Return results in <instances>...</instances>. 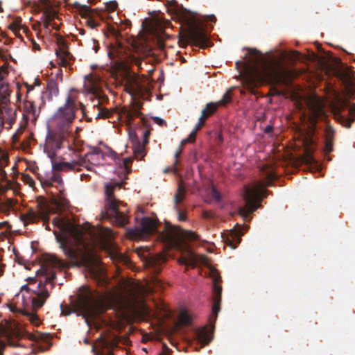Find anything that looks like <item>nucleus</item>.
Segmentation results:
<instances>
[{
    "label": "nucleus",
    "instance_id": "1",
    "mask_svg": "<svg viewBox=\"0 0 355 355\" xmlns=\"http://www.w3.org/2000/svg\"><path fill=\"white\" fill-rule=\"evenodd\" d=\"M111 34L115 37L116 42L108 46L107 55L110 60L112 67L119 72L126 73L125 89L132 96V103L130 107H123L121 110V116L125 119L128 127V135L132 146L134 158L142 160L146 155V148L141 145L135 130L132 127L135 118L140 116L141 103L136 98L142 97L145 92V87L140 83L138 78L130 73V65L135 64L141 69L143 61L135 56L131 49L125 46L121 39L122 36L119 31L115 28H110Z\"/></svg>",
    "mask_w": 355,
    "mask_h": 355
},
{
    "label": "nucleus",
    "instance_id": "2",
    "mask_svg": "<svg viewBox=\"0 0 355 355\" xmlns=\"http://www.w3.org/2000/svg\"><path fill=\"white\" fill-rule=\"evenodd\" d=\"M248 53L245 58L249 56L246 62L237 61L236 68L241 67L244 73L242 75V81L244 86L253 92L258 85L264 83L277 85L284 84L289 71L280 61H266L261 51L256 49H247Z\"/></svg>",
    "mask_w": 355,
    "mask_h": 355
},
{
    "label": "nucleus",
    "instance_id": "3",
    "mask_svg": "<svg viewBox=\"0 0 355 355\" xmlns=\"http://www.w3.org/2000/svg\"><path fill=\"white\" fill-rule=\"evenodd\" d=\"M167 10L188 24L184 33L180 35L178 43L180 46L186 47L190 44L203 49L208 46L209 37L202 26L196 24L194 20L189 19L186 10L180 7L175 0L171 1Z\"/></svg>",
    "mask_w": 355,
    "mask_h": 355
},
{
    "label": "nucleus",
    "instance_id": "4",
    "mask_svg": "<svg viewBox=\"0 0 355 355\" xmlns=\"http://www.w3.org/2000/svg\"><path fill=\"white\" fill-rule=\"evenodd\" d=\"M159 222L150 217H143L140 226L129 231L130 236L134 239H146L155 233H157V238L164 243H171L178 234L177 227L169 222H166L164 230L157 231Z\"/></svg>",
    "mask_w": 355,
    "mask_h": 355
},
{
    "label": "nucleus",
    "instance_id": "5",
    "mask_svg": "<svg viewBox=\"0 0 355 355\" xmlns=\"http://www.w3.org/2000/svg\"><path fill=\"white\" fill-rule=\"evenodd\" d=\"M76 306L87 322L89 319H95L107 309L104 297L100 293L86 286L80 288Z\"/></svg>",
    "mask_w": 355,
    "mask_h": 355
},
{
    "label": "nucleus",
    "instance_id": "6",
    "mask_svg": "<svg viewBox=\"0 0 355 355\" xmlns=\"http://www.w3.org/2000/svg\"><path fill=\"white\" fill-rule=\"evenodd\" d=\"M266 178V181L257 182L252 187L245 186L243 198L245 205L239 208V213L243 216L247 217L256 211L262 200L261 198L266 197L267 191L264 187L272 186L275 175L273 173H268Z\"/></svg>",
    "mask_w": 355,
    "mask_h": 355
},
{
    "label": "nucleus",
    "instance_id": "7",
    "mask_svg": "<svg viewBox=\"0 0 355 355\" xmlns=\"http://www.w3.org/2000/svg\"><path fill=\"white\" fill-rule=\"evenodd\" d=\"M116 187L120 188L119 184H106L105 191V207L101 211V219L109 220L111 223L119 227H124L128 223V218L121 211L119 205H124L123 203L116 199L114 191Z\"/></svg>",
    "mask_w": 355,
    "mask_h": 355
},
{
    "label": "nucleus",
    "instance_id": "8",
    "mask_svg": "<svg viewBox=\"0 0 355 355\" xmlns=\"http://www.w3.org/2000/svg\"><path fill=\"white\" fill-rule=\"evenodd\" d=\"M58 243L65 257L71 261L67 263L55 254H47L44 257V263L53 267L69 268L72 266H79L80 263V254L78 250L69 244L67 239L60 233L54 231Z\"/></svg>",
    "mask_w": 355,
    "mask_h": 355
},
{
    "label": "nucleus",
    "instance_id": "9",
    "mask_svg": "<svg viewBox=\"0 0 355 355\" xmlns=\"http://www.w3.org/2000/svg\"><path fill=\"white\" fill-rule=\"evenodd\" d=\"M52 161L53 163H56ZM52 168L53 166H52ZM59 171L53 168L51 175L49 177H39L41 184L43 187H51L54 184H57L60 196H53L51 199L52 207L49 211L54 214H61L69 206V201L65 198L63 193V180L61 175L58 173Z\"/></svg>",
    "mask_w": 355,
    "mask_h": 355
},
{
    "label": "nucleus",
    "instance_id": "10",
    "mask_svg": "<svg viewBox=\"0 0 355 355\" xmlns=\"http://www.w3.org/2000/svg\"><path fill=\"white\" fill-rule=\"evenodd\" d=\"M76 110L75 99L68 95L64 105L59 107L53 114V123L59 130H69L75 119Z\"/></svg>",
    "mask_w": 355,
    "mask_h": 355
},
{
    "label": "nucleus",
    "instance_id": "11",
    "mask_svg": "<svg viewBox=\"0 0 355 355\" xmlns=\"http://www.w3.org/2000/svg\"><path fill=\"white\" fill-rule=\"evenodd\" d=\"M45 280L44 282L42 280H40L37 285H35L36 280L35 279H31L29 282L31 286L30 292L33 295L31 296L32 306L35 311L40 309L46 302V300L49 297L50 294L48 289L46 287V283H50L53 285V281L56 277L55 273L52 272L47 275V270H45Z\"/></svg>",
    "mask_w": 355,
    "mask_h": 355
},
{
    "label": "nucleus",
    "instance_id": "12",
    "mask_svg": "<svg viewBox=\"0 0 355 355\" xmlns=\"http://www.w3.org/2000/svg\"><path fill=\"white\" fill-rule=\"evenodd\" d=\"M104 157L103 151L99 148H93L91 151L85 154V157L79 161L73 162L53 163V168L58 171H80V167H85L90 170L87 162L92 164H97Z\"/></svg>",
    "mask_w": 355,
    "mask_h": 355
},
{
    "label": "nucleus",
    "instance_id": "13",
    "mask_svg": "<svg viewBox=\"0 0 355 355\" xmlns=\"http://www.w3.org/2000/svg\"><path fill=\"white\" fill-rule=\"evenodd\" d=\"M333 112L335 119L347 128L355 121V104H351L347 99L339 98L334 105Z\"/></svg>",
    "mask_w": 355,
    "mask_h": 355
},
{
    "label": "nucleus",
    "instance_id": "14",
    "mask_svg": "<svg viewBox=\"0 0 355 355\" xmlns=\"http://www.w3.org/2000/svg\"><path fill=\"white\" fill-rule=\"evenodd\" d=\"M10 96L11 94L0 96V120L8 129L16 122L19 108L11 102Z\"/></svg>",
    "mask_w": 355,
    "mask_h": 355
},
{
    "label": "nucleus",
    "instance_id": "15",
    "mask_svg": "<svg viewBox=\"0 0 355 355\" xmlns=\"http://www.w3.org/2000/svg\"><path fill=\"white\" fill-rule=\"evenodd\" d=\"M40 109L41 107L39 106L37 107L34 101L29 100L24 101L23 104L22 119L19 128L13 136L14 137H17L19 135L21 134L26 128L29 122L35 123L40 114Z\"/></svg>",
    "mask_w": 355,
    "mask_h": 355
},
{
    "label": "nucleus",
    "instance_id": "16",
    "mask_svg": "<svg viewBox=\"0 0 355 355\" xmlns=\"http://www.w3.org/2000/svg\"><path fill=\"white\" fill-rule=\"evenodd\" d=\"M56 129L49 131L46 139L45 150L51 160L55 155V151L62 148L64 140L69 134V130Z\"/></svg>",
    "mask_w": 355,
    "mask_h": 355
},
{
    "label": "nucleus",
    "instance_id": "17",
    "mask_svg": "<svg viewBox=\"0 0 355 355\" xmlns=\"http://www.w3.org/2000/svg\"><path fill=\"white\" fill-rule=\"evenodd\" d=\"M179 263L195 268L198 264L208 266L209 259L204 254H196L191 251H188L185 256L179 259Z\"/></svg>",
    "mask_w": 355,
    "mask_h": 355
},
{
    "label": "nucleus",
    "instance_id": "18",
    "mask_svg": "<svg viewBox=\"0 0 355 355\" xmlns=\"http://www.w3.org/2000/svg\"><path fill=\"white\" fill-rule=\"evenodd\" d=\"M58 49L55 51L58 64L67 67L70 64V60H73V57L68 51L67 44L62 39L58 41Z\"/></svg>",
    "mask_w": 355,
    "mask_h": 355
},
{
    "label": "nucleus",
    "instance_id": "19",
    "mask_svg": "<svg viewBox=\"0 0 355 355\" xmlns=\"http://www.w3.org/2000/svg\"><path fill=\"white\" fill-rule=\"evenodd\" d=\"M336 76L343 82L346 94L349 97H353L355 95V88L350 73L345 70H339L336 72Z\"/></svg>",
    "mask_w": 355,
    "mask_h": 355
},
{
    "label": "nucleus",
    "instance_id": "20",
    "mask_svg": "<svg viewBox=\"0 0 355 355\" xmlns=\"http://www.w3.org/2000/svg\"><path fill=\"white\" fill-rule=\"evenodd\" d=\"M9 70L6 64L0 67V96L11 94L12 90L8 80Z\"/></svg>",
    "mask_w": 355,
    "mask_h": 355
},
{
    "label": "nucleus",
    "instance_id": "21",
    "mask_svg": "<svg viewBox=\"0 0 355 355\" xmlns=\"http://www.w3.org/2000/svg\"><path fill=\"white\" fill-rule=\"evenodd\" d=\"M221 291V286L218 284L216 279H215L213 288L214 304L212 307V315L214 320H216L217 315L220 310Z\"/></svg>",
    "mask_w": 355,
    "mask_h": 355
},
{
    "label": "nucleus",
    "instance_id": "22",
    "mask_svg": "<svg viewBox=\"0 0 355 355\" xmlns=\"http://www.w3.org/2000/svg\"><path fill=\"white\" fill-rule=\"evenodd\" d=\"M214 328V325L213 324L209 329L207 327H205L197 331L196 337L202 345H208L212 340Z\"/></svg>",
    "mask_w": 355,
    "mask_h": 355
},
{
    "label": "nucleus",
    "instance_id": "23",
    "mask_svg": "<svg viewBox=\"0 0 355 355\" xmlns=\"http://www.w3.org/2000/svg\"><path fill=\"white\" fill-rule=\"evenodd\" d=\"M94 108L96 107L97 109V114L96 116V119H110L112 114H114V112L109 110L108 109L104 107L101 104V99L99 97H97L94 101Z\"/></svg>",
    "mask_w": 355,
    "mask_h": 355
},
{
    "label": "nucleus",
    "instance_id": "24",
    "mask_svg": "<svg viewBox=\"0 0 355 355\" xmlns=\"http://www.w3.org/2000/svg\"><path fill=\"white\" fill-rule=\"evenodd\" d=\"M334 131L330 126H327L325 130V142L324 152L326 155L329 154L333 150Z\"/></svg>",
    "mask_w": 355,
    "mask_h": 355
},
{
    "label": "nucleus",
    "instance_id": "25",
    "mask_svg": "<svg viewBox=\"0 0 355 355\" xmlns=\"http://www.w3.org/2000/svg\"><path fill=\"white\" fill-rule=\"evenodd\" d=\"M218 108V106L217 105V103L212 102L209 103L202 110L201 116L200 117L205 121L206 119L211 116L217 110Z\"/></svg>",
    "mask_w": 355,
    "mask_h": 355
},
{
    "label": "nucleus",
    "instance_id": "26",
    "mask_svg": "<svg viewBox=\"0 0 355 355\" xmlns=\"http://www.w3.org/2000/svg\"><path fill=\"white\" fill-rule=\"evenodd\" d=\"M324 115V111L320 107H317L315 109L311 115L310 116L309 120L313 128H315L318 121V119L320 117H322Z\"/></svg>",
    "mask_w": 355,
    "mask_h": 355
},
{
    "label": "nucleus",
    "instance_id": "27",
    "mask_svg": "<svg viewBox=\"0 0 355 355\" xmlns=\"http://www.w3.org/2000/svg\"><path fill=\"white\" fill-rule=\"evenodd\" d=\"M46 90L51 98H52L53 96H57L58 94L59 89L56 82L53 80L49 81L46 85Z\"/></svg>",
    "mask_w": 355,
    "mask_h": 355
},
{
    "label": "nucleus",
    "instance_id": "28",
    "mask_svg": "<svg viewBox=\"0 0 355 355\" xmlns=\"http://www.w3.org/2000/svg\"><path fill=\"white\" fill-rule=\"evenodd\" d=\"M185 194H186V189L182 186V184H180L178 185L177 192L175 195L174 200H175V205H178V204H180L182 202V200L184 198Z\"/></svg>",
    "mask_w": 355,
    "mask_h": 355
},
{
    "label": "nucleus",
    "instance_id": "29",
    "mask_svg": "<svg viewBox=\"0 0 355 355\" xmlns=\"http://www.w3.org/2000/svg\"><path fill=\"white\" fill-rule=\"evenodd\" d=\"M21 219L24 222L34 223L37 219V215L33 209H30L27 212L21 215Z\"/></svg>",
    "mask_w": 355,
    "mask_h": 355
},
{
    "label": "nucleus",
    "instance_id": "30",
    "mask_svg": "<svg viewBox=\"0 0 355 355\" xmlns=\"http://www.w3.org/2000/svg\"><path fill=\"white\" fill-rule=\"evenodd\" d=\"M166 261V257L163 254H159L155 258L152 259L150 261V264L155 266V271L156 272H159V269L157 268V265L165 263Z\"/></svg>",
    "mask_w": 355,
    "mask_h": 355
},
{
    "label": "nucleus",
    "instance_id": "31",
    "mask_svg": "<svg viewBox=\"0 0 355 355\" xmlns=\"http://www.w3.org/2000/svg\"><path fill=\"white\" fill-rule=\"evenodd\" d=\"M232 89H228L225 94L223 95V98L218 101V102H216L217 103V105L219 106H225L229 103L232 101V94H231Z\"/></svg>",
    "mask_w": 355,
    "mask_h": 355
},
{
    "label": "nucleus",
    "instance_id": "32",
    "mask_svg": "<svg viewBox=\"0 0 355 355\" xmlns=\"http://www.w3.org/2000/svg\"><path fill=\"white\" fill-rule=\"evenodd\" d=\"M78 10L80 15L84 17L88 18L93 17L94 11L90 7L87 6H80Z\"/></svg>",
    "mask_w": 355,
    "mask_h": 355
},
{
    "label": "nucleus",
    "instance_id": "33",
    "mask_svg": "<svg viewBox=\"0 0 355 355\" xmlns=\"http://www.w3.org/2000/svg\"><path fill=\"white\" fill-rule=\"evenodd\" d=\"M179 321L181 324L187 326L191 323V318L187 311H183L180 314Z\"/></svg>",
    "mask_w": 355,
    "mask_h": 355
},
{
    "label": "nucleus",
    "instance_id": "34",
    "mask_svg": "<svg viewBox=\"0 0 355 355\" xmlns=\"http://www.w3.org/2000/svg\"><path fill=\"white\" fill-rule=\"evenodd\" d=\"M55 13L51 12H46L44 21V26L46 28H48L50 26L52 25V21L55 17Z\"/></svg>",
    "mask_w": 355,
    "mask_h": 355
},
{
    "label": "nucleus",
    "instance_id": "35",
    "mask_svg": "<svg viewBox=\"0 0 355 355\" xmlns=\"http://www.w3.org/2000/svg\"><path fill=\"white\" fill-rule=\"evenodd\" d=\"M53 225L54 226L57 227L61 232L65 229L64 221L62 218H53Z\"/></svg>",
    "mask_w": 355,
    "mask_h": 355
},
{
    "label": "nucleus",
    "instance_id": "36",
    "mask_svg": "<svg viewBox=\"0 0 355 355\" xmlns=\"http://www.w3.org/2000/svg\"><path fill=\"white\" fill-rule=\"evenodd\" d=\"M8 155L3 153L2 149L0 148V170H1L8 162Z\"/></svg>",
    "mask_w": 355,
    "mask_h": 355
},
{
    "label": "nucleus",
    "instance_id": "37",
    "mask_svg": "<svg viewBox=\"0 0 355 355\" xmlns=\"http://www.w3.org/2000/svg\"><path fill=\"white\" fill-rule=\"evenodd\" d=\"M184 236L185 237V239L191 241H198L199 239V236L191 231H186L184 234Z\"/></svg>",
    "mask_w": 355,
    "mask_h": 355
},
{
    "label": "nucleus",
    "instance_id": "38",
    "mask_svg": "<svg viewBox=\"0 0 355 355\" xmlns=\"http://www.w3.org/2000/svg\"><path fill=\"white\" fill-rule=\"evenodd\" d=\"M313 141L312 139H306L304 144L306 146V150L307 154H311L313 151Z\"/></svg>",
    "mask_w": 355,
    "mask_h": 355
},
{
    "label": "nucleus",
    "instance_id": "39",
    "mask_svg": "<svg viewBox=\"0 0 355 355\" xmlns=\"http://www.w3.org/2000/svg\"><path fill=\"white\" fill-rule=\"evenodd\" d=\"M87 26H88L89 28L94 29L98 26L100 24L98 22H96L92 17H88V19L86 21Z\"/></svg>",
    "mask_w": 355,
    "mask_h": 355
},
{
    "label": "nucleus",
    "instance_id": "40",
    "mask_svg": "<svg viewBox=\"0 0 355 355\" xmlns=\"http://www.w3.org/2000/svg\"><path fill=\"white\" fill-rule=\"evenodd\" d=\"M211 195L216 201L220 202L221 200V195L215 187L212 188Z\"/></svg>",
    "mask_w": 355,
    "mask_h": 355
},
{
    "label": "nucleus",
    "instance_id": "41",
    "mask_svg": "<svg viewBox=\"0 0 355 355\" xmlns=\"http://www.w3.org/2000/svg\"><path fill=\"white\" fill-rule=\"evenodd\" d=\"M205 123V121L202 118L200 117L198 119V122L196 124L192 130L197 132L202 128Z\"/></svg>",
    "mask_w": 355,
    "mask_h": 355
},
{
    "label": "nucleus",
    "instance_id": "42",
    "mask_svg": "<svg viewBox=\"0 0 355 355\" xmlns=\"http://www.w3.org/2000/svg\"><path fill=\"white\" fill-rule=\"evenodd\" d=\"M202 216L207 219L214 218L216 217V214L212 211H204L202 212Z\"/></svg>",
    "mask_w": 355,
    "mask_h": 355
},
{
    "label": "nucleus",
    "instance_id": "43",
    "mask_svg": "<svg viewBox=\"0 0 355 355\" xmlns=\"http://www.w3.org/2000/svg\"><path fill=\"white\" fill-rule=\"evenodd\" d=\"M153 121L155 123H157V125H159V126H166L167 125L166 122L164 119H162V118L158 117V116L153 117Z\"/></svg>",
    "mask_w": 355,
    "mask_h": 355
},
{
    "label": "nucleus",
    "instance_id": "44",
    "mask_svg": "<svg viewBox=\"0 0 355 355\" xmlns=\"http://www.w3.org/2000/svg\"><path fill=\"white\" fill-rule=\"evenodd\" d=\"M241 234L236 230H234V232H233V235H232V239H236V242L237 243H240L241 241Z\"/></svg>",
    "mask_w": 355,
    "mask_h": 355
},
{
    "label": "nucleus",
    "instance_id": "45",
    "mask_svg": "<svg viewBox=\"0 0 355 355\" xmlns=\"http://www.w3.org/2000/svg\"><path fill=\"white\" fill-rule=\"evenodd\" d=\"M10 310H11V311H12V312H21V313H22L23 314H24V315H30V314H29V313H26V312H25V311H19V310H18V309H17L15 306H14V305H10Z\"/></svg>",
    "mask_w": 355,
    "mask_h": 355
},
{
    "label": "nucleus",
    "instance_id": "46",
    "mask_svg": "<svg viewBox=\"0 0 355 355\" xmlns=\"http://www.w3.org/2000/svg\"><path fill=\"white\" fill-rule=\"evenodd\" d=\"M273 131V126L272 125H268L263 130L265 134L269 135Z\"/></svg>",
    "mask_w": 355,
    "mask_h": 355
},
{
    "label": "nucleus",
    "instance_id": "47",
    "mask_svg": "<svg viewBox=\"0 0 355 355\" xmlns=\"http://www.w3.org/2000/svg\"><path fill=\"white\" fill-rule=\"evenodd\" d=\"M196 132H194V131H191L190 135H189V137H187L188 139H190V141H191V143L194 142L195 140H196Z\"/></svg>",
    "mask_w": 355,
    "mask_h": 355
},
{
    "label": "nucleus",
    "instance_id": "48",
    "mask_svg": "<svg viewBox=\"0 0 355 355\" xmlns=\"http://www.w3.org/2000/svg\"><path fill=\"white\" fill-rule=\"evenodd\" d=\"M10 28L16 34L19 31V26H16L13 22L10 25Z\"/></svg>",
    "mask_w": 355,
    "mask_h": 355
},
{
    "label": "nucleus",
    "instance_id": "49",
    "mask_svg": "<svg viewBox=\"0 0 355 355\" xmlns=\"http://www.w3.org/2000/svg\"><path fill=\"white\" fill-rule=\"evenodd\" d=\"M182 148L181 146H179V148L177 149L175 153V164H176L178 163V158L182 153Z\"/></svg>",
    "mask_w": 355,
    "mask_h": 355
},
{
    "label": "nucleus",
    "instance_id": "50",
    "mask_svg": "<svg viewBox=\"0 0 355 355\" xmlns=\"http://www.w3.org/2000/svg\"><path fill=\"white\" fill-rule=\"evenodd\" d=\"M118 344V341L116 338H114L112 341L109 342L107 345L108 347H116Z\"/></svg>",
    "mask_w": 355,
    "mask_h": 355
},
{
    "label": "nucleus",
    "instance_id": "51",
    "mask_svg": "<svg viewBox=\"0 0 355 355\" xmlns=\"http://www.w3.org/2000/svg\"><path fill=\"white\" fill-rule=\"evenodd\" d=\"M116 6H117V3L115 1L110 2V7L109 8L107 6V9L109 10L110 12H113L116 10Z\"/></svg>",
    "mask_w": 355,
    "mask_h": 355
},
{
    "label": "nucleus",
    "instance_id": "52",
    "mask_svg": "<svg viewBox=\"0 0 355 355\" xmlns=\"http://www.w3.org/2000/svg\"><path fill=\"white\" fill-rule=\"evenodd\" d=\"M132 162V157H126L124 159L123 164L125 168H128V165L130 164Z\"/></svg>",
    "mask_w": 355,
    "mask_h": 355
},
{
    "label": "nucleus",
    "instance_id": "53",
    "mask_svg": "<svg viewBox=\"0 0 355 355\" xmlns=\"http://www.w3.org/2000/svg\"><path fill=\"white\" fill-rule=\"evenodd\" d=\"M6 227L7 229H9L11 227V225L9 224L8 221H3L0 223V229Z\"/></svg>",
    "mask_w": 355,
    "mask_h": 355
},
{
    "label": "nucleus",
    "instance_id": "54",
    "mask_svg": "<svg viewBox=\"0 0 355 355\" xmlns=\"http://www.w3.org/2000/svg\"><path fill=\"white\" fill-rule=\"evenodd\" d=\"M186 215L182 213L180 211H178V220L183 221L186 220Z\"/></svg>",
    "mask_w": 355,
    "mask_h": 355
},
{
    "label": "nucleus",
    "instance_id": "55",
    "mask_svg": "<svg viewBox=\"0 0 355 355\" xmlns=\"http://www.w3.org/2000/svg\"><path fill=\"white\" fill-rule=\"evenodd\" d=\"M188 143H191V141H190V139L186 138V139H184L182 140V141H181V144H180V146H181V147H182V146L186 145V144H188Z\"/></svg>",
    "mask_w": 355,
    "mask_h": 355
},
{
    "label": "nucleus",
    "instance_id": "56",
    "mask_svg": "<svg viewBox=\"0 0 355 355\" xmlns=\"http://www.w3.org/2000/svg\"><path fill=\"white\" fill-rule=\"evenodd\" d=\"M31 288V286L28 284V285H24L22 287H21V291H26L27 292H30V289Z\"/></svg>",
    "mask_w": 355,
    "mask_h": 355
},
{
    "label": "nucleus",
    "instance_id": "57",
    "mask_svg": "<svg viewBox=\"0 0 355 355\" xmlns=\"http://www.w3.org/2000/svg\"><path fill=\"white\" fill-rule=\"evenodd\" d=\"M80 109H81L82 112H83V116L84 117H85L86 116V114H85V106L83 103H80Z\"/></svg>",
    "mask_w": 355,
    "mask_h": 355
},
{
    "label": "nucleus",
    "instance_id": "58",
    "mask_svg": "<svg viewBox=\"0 0 355 355\" xmlns=\"http://www.w3.org/2000/svg\"><path fill=\"white\" fill-rule=\"evenodd\" d=\"M157 309H159L162 311L166 312V307L162 303L160 304V307H158Z\"/></svg>",
    "mask_w": 355,
    "mask_h": 355
},
{
    "label": "nucleus",
    "instance_id": "59",
    "mask_svg": "<svg viewBox=\"0 0 355 355\" xmlns=\"http://www.w3.org/2000/svg\"><path fill=\"white\" fill-rule=\"evenodd\" d=\"M107 232L105 236L107 239H111L112 237V232L110 230H107Z\"/></svg>",
    "mask_w": 355,
    "mask_h": 355
},
{
    "label": "nucleus",
    "instance_id": "60",
    "mask_svg": "<svg viewBox=\"0 0 355 355\" xmlns=\"http://www.w3.org/2000/svg\"><path fill=\"white\" fill-rule=\"evenodd\" d=\"M148 143V137H144L143 143L141 145H144V148H145V146Z\"/></svg>",
    "mask_w": 355,
    "mask_h": 355
},
{
    "label": "nucleus",
    "instance_id": "61",
    "mask_svg": "<svg viewBox=\"0 0 355 355\" xmlns=\"http://www.w3.org/2000/svg\"><path fill=\"white\" fill-rule=\"evenodd\" d=\"M21 19L20 18L19 19H17L13 23L17 26H20V23H21Z\"/></svg>",
    "mask_w": 355,
    "mask_h": 355
},
{
    "label": "nucleus",
    "instance_id": "62",
    "mask_svg": "<svg viewBox=\"0 0 355 355\" xmlns=\"http://www.w3.org/2000/svg\"><path fill=\"white\" fill-rule=\"evenodd\" d=\"M227 241L230 243L229 245H230V247L233 249L236 248V245L233 244L232 243V241L231 240H230L229 239H227Z\"/></svg>",
    "mask_w": 355,
    "mask_h": 355
},
{
    "label": "nucleus",
    "instance_id": "63",
    "mask_svg": "<svg viewBox=\"0 0 355 355\" xmlns=\"http://www.w3.org/2000/svg\"><path fill=\"white\" fill-rule=\"evenodd\" d=\"M150 134L149 130H146L143 132L144 137H148Z\"/></svg>",
    "mask_w": 355,
    "mask_h": 355
},
{
    "label": "nucleus",
    "instance_id": "64",
    "mask_svg": "<svg viewBox=\"0 0 355 355\" xmlns=\"http://www.w3.org/2000/svg\"><path fill=\"white\" fill-rule=\"evenodd\" d=\"M52 28L55 29V30H58L59 29V27L58 25H56L55 23H52V25H51Z\"/></svg>",
    "mask_w": 355,
    "mask_h": 355
}]
</instances>
